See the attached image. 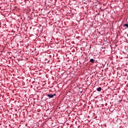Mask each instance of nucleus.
I'll return each mask as SVG.
<instances>
[{
    "instance_id": "obj_2",
    "label": "nucleus",
    "mask_w": 128,
    "mask_h": 128,
    "mask_svg": "<svg viewBox=\"0 0 128 128\" xmlns=\"http://www.w3.org/2000/svg\"><path fill=\"white\" fill-rule=\"evenodd\" d=\"M96 90H97L98 92H101V90H102V88L98 87V88L96 89Z\"/></svg>"
},
{
    "instance_id": "obj_3",
    "label": "nucleus",
    "mask_w": 128,
    "mask_h": 128,
    "mask_svg": "<svg viewBox=\"0 0 128 128\" xmlns=\"http://www.w3.org/2000/svg\"><path fill=\"white\" fill-rule=\"evenodd\" d=\"M90 62H92V64H94V60L91 58L90 60Z\"/></svg>"
},
{
    "instance_id": "obj_4",
    "label": "nucleus",
    "mask_w": 128,
    "mask_h": 128,
    "mask_svg": "<svg viewBox=\"0 0 128 128\" xmlns=\"http://www.w3.org/2000/svg\"><path fill=\"white\" fill-rule=\"evenodd\" d=\"M124 26H126V28H128V24H125L124 25Z\"/></svg>"
},
{
    "instance_id": "obj_1",
    "label": "nucleus",
    "mask_w": 128,
    "mask_h": 128,
    "mask_svg": "<svg viewBox=\"0 0 128 128\" xmlns=\"http://www.w3.org/2000/svg\"><path fill=\"white\" fill-rule=\"evenodd\" d=\"M48 96V98H54V95H52V94H48L47 95Z\"/></svg>"
},
{
    "instance_id": "obj_5",
    "label": "nucleus",
    "mask_w": 128,
    "mask_h": 128,
    "mask_svg": "<svg viewBox=\"0 0 128 128\" xmlns=\"http://www.w3.org/2000/svg\"><path fill=\"white\" fill-rule=\"evenodd\" d=\"M52 96H56V94H52Z\"/></svg>"
}]
</instances>
